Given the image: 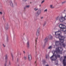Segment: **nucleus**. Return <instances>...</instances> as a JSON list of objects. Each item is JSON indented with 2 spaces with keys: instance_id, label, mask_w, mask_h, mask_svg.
Listing matches in <instances>:
<instances>
[{
  "instance_id": "obj_23",
  "label": "nucleus",
  "mask_w": 66,
  "mask_h": 66,
  "mask_svg": "<svg viewBox=\"0 0 66 66\" xmlns=\"http://www.w3.org/2000/svg\"><path fill=\"white\" fill-rule=\"evenodd\" d=\"M22 1H24V2H26L27 1V0H23Z\"/></svg>"
},
{
  "instance_id": "obj_19",
  "label": "nucleus",
  "mask_w": 66,
  "mask_h": 66,
  "mask_svg": "<svg viewBox=\"0 0 66 66\" xmlns=\"http://www.w3.org/2000/svg\"><path fill=\"white\" fill-rule=\"evenodd\" d=\"M47 11H48V10H47V9H46L44 10V12H47Z\"/></svg>"
},
{
  "instance_id": "obj_11",
  "label": "nucleus",
  "mask_w": 66,
  "mask_h": 66,
  "mask_svg": "<svg viewBox=\"0 0 66 66\" xmlns=\"http://www.w3.org/2000/svg\"><path fill=\"white\" fill-rule=\"evenodd\" d=\"M36 35L37 36H39L40 35V32L38 31L37 32Z\"/></svg>"
},
{
  "instance_id": "obj_32",
  "label": "nucleus",
  "mask_w": 66,
  "mask_h": 66,
  "mask_svg": "<svg viewBox=\"0 0 66 66\" xmlns=\"http://www.w3.org/2000/svg\"><path fill=\"white\" fill-rule=\"evenodd\" d=\"M39 6H40V7L41 6V5H40Z\"/></svg>"
},
{
  "instance_id": "obj_1",
  "label": "nucleus",
  "mask_w": 66,
  "mask_h": 66,
  "mask_svg": "<svg viewBox=\"0 0 66 66\" xmlns=\"http://www.w3.org/2000/svg\"><path fill=\"white\" fill-rule=\"evenodd\" d=\"M62 51L63 48L61 47H57L54 52L53 51V52H54V53H53V55L51 57V60L52 61H55L57 59V57H60V55H57V53L61 52Z\"/></svg>"
},
{
  "instance_id": "obj_30",
  "label": "nucleus",
  "mask_w": 66,
  "mask_h": 66,
  "mask_svg": "<svg viewBox=\"0 0 66 66\" xmlns=\"http://www.w3.org/2000/svg\"><path fill=\"white\" fill-rule=\"evenodd\" d=\"M45 66H49V65H46Z\"/></svg>"
},
{
  "instance_id": "obj_10",
  "label": "nucleus",
  "mask_w": 66,
  "mask_h": 66,
  "mask_svg": "<svg viewBox=\"0 0 66 66\" xmlns=\"http://www.w3.org/2000/svg\"><path fill=\"white\" fill-rule=\"evenodd\" d=\"M28 59L30 61L32 60V56H31V55H29L28 56Z\"/></svg>"
},
{
  "instance_id": "obj_14",
  "label": "nucleus",
  "mask_w": 66,
  "mask_h": 66,
  "mask_svg": "<svg viewBox=\"0 0 66 66\" xmlns=\"http://www.w3.org/2000/svg\"><path fill=\"white\" fill-rule=\"evenodd\" d=\"M30 5H26L24 9H25V8H27V9H28L30 7Z\"/></svg>"
},
{
  "instance_id": "obj_13",
  "label": "nucleus",
  "mask_w": 66,
  "mask_h": 66,
  "mask_svg": "<svg viewBox=\"0 0 66 66\" xmlns=\"http://www.w3.org/2000/svg\"><path fill=\"white\" fill-rule=\"evenodd\" d=\"M38 10V8L37 7H36L34 8V11H37Z\"/></svg>"
},
{
  "instance_id": "obj_18",
  "label": "nucleus",
  "mask_w": 66,
  "mask_h": 66,
  "mask_svg": "<svg viewBox=\"0 0 66 66\" xmlns=\"http://www.w3.org/2000/svg\"><path fill=\"white\" fill-rule=\"evenodd\" d=\"M50 8H53L54 7H53V5H50Z\"/></svg>"
},
{
  "instance_id": "obj_34",
  "label": "nucleus",
  "mask_w": 66,
  "mask_h": 66,
  "mask_svg": "<svg viewBox=\"0 0 66 66\" xmlns=\"http://www.w3.org/2000/svg\"><path fill=\"white\" fill-rule=\"evenodd\" d=\"M36 53H37V52H36Z\"/></svg>"
},
{
  "instance_id": "obj_8",
  "label": "nucleus",
  "mask_w": 66,
  "mask_h": 66,
  "mask_svg": "<svg viewBox=\"0 0 66 66\" xmlns=\"http://www.w3.org/2000/svg\"><path fill=\"white\" fill-rule=\"evenodd\" d=\"M61 32L62 31H61L60 30H58V31H57L55 32V35H60V33H61Z\"/></svg>"
},
{
  "instance_id": "obj_25",
  "label": "nucleus",
  "mask_w": 66,
  "mask_h": 66,
  "mask_svg": "<svg viewBox=\"0 0 66 66\" xmlns=\"http://www.w3.org/2000/svg\"><path fill=\"white\" fill-rule=\"evenodd\" d=\"M44 18L43 17H41V19H43V18Z\"/></svg>"
},
{
  "instance_id": "obj_7",
  "label": "nucleus",
  "mask_w": 66,
  "mask_h": 66,
  "mask_svg": "<svg viewBox=\"0 0 66 66\" xmlns=\"http://www.w3.org/2000/svg\"><path fill=\"white\" fill-rule=\"evenodd\" d=\"M52 38V36H50L46 38L44 40V42H46V41H47V39H51Z\"/></svg>"
},
{
  "instance_id": "obj_31",
  "label": "nucleus",
  "mask_w": 66,
  "mask_h": 66,
  "mask_svg": "<svg viewBox=\"0 0 66 66\" xmlns=\"http://www.w3.org/2000/svg\"><path fill=\"white\" fill-rule=\"evenodd\" d=\"M36 42H37V40H36Z\"/></svg>"
},
{
  "instance_id": "obj_15",
  "label": "nucleus",
  "mask_w": 66,
  "mask_h": 66,
  "mask_svg": "<svg viewBox=\"0 0 66 66\" xmlns=\"http://www.w3.org/2000/svg\"><path fill=\"white\" fill-rule=\"evenodd\" d=\"M27 47H30V45L29 44V41H28L27 42Z\"/></svg>"
},
{
  "instance_id": "obj_37",
  "label": "nucleus",
  "mask_w": 66,
  "mask_h": 66,
  "mask_svg": "<svg viewBox=\"0 0 66 66\" xmlns=\"http://www.w3.org/2000/svg\"><path fill=\"white\" fill-rule=\"evenodd\" d=\"M54 47H55V46H54Z\"/></svg>"
},
{
  "instance_id": "obj_4",
  "label": "nucleus",
  "mask_w": 66,
  "mask_h": 66,
  "mask_svg": "<svg viewBox=\"0 0 66 66\" xmlns=\"http://www.w3.org/2000/svg\"><path fill=\"white\" fill-rule=\"evenodd\" d=\"M63 43L60 42H60L56 41L55 42V45L56 46H60V45H61V44H62V45L63 46V47H65L66 45H65V44H63Z\"/></svg>"
},
{
  "instance_id": "obj_26",
  "label": "nucleus",
  "mask_w": 66,
  "mask_h": 66,
  "mask_svg": "<svg viewBox=\"0 0 66 66\" xmlns=\"http://www.w3.org/2000/svg\"><path fill=\"white\" fill-rule=\"evenodd\" d=\"M23 53H24V54L26 53V52H25V51H23Z\"/></svg>"
},
{
  "instance_id": "obj_35",
  "label": "nucleus",
  "mask_w": 66,
  "mask_h": 66,
  "mask_svg": "<svg viewBox=\"0 0 66 66\" xmlns=\"http://www.w3.org/2000/svg\"><path fill=\"white\" fill-rule=\"evenodd\" d=\"M35 63H36V61L35 62Z\"/></svg>"
},
{
  "instance_id": "obj_17",
  "label": "nucleus",
  "mask_w": 66,
  "mask_h": 66,
  "mask_svg": "<svg viewBox=\"0 0 66 66\" xmlns=\"http://www.w3.org/2000/svg\"><path fill=\"white\" fill-rule=\"evenodd\" d=\"M52 48V47L51 46H50L48 47V49H51Z\"/></svg>"
},
{
  "instance_id": "obj_33",
  "label": "nucleus",
  "mask_w": 66,
  "mask_h": 66,
  "mask_svg": "<svg viewBox=\"0 0 66 66\" xmlns=\"http://www.w3.org/2000/svg\"><path fill=\"white\" fill-rule=\"evenodd\" d=\"M23 40H24V38H23Z\"/></svg>"
},
{
  "instance_id": "obj_16",
  "label": "nucleus",
  "mask_w": 66,
  "mask_h": 66,
  "mask_svg": "<svg viewBox=\"0 0 66 66\" xmlns=\"http://www.w3.org/2000/svg\"><path fill=\"white\" fill-rule=\"evenodd\" d=\"M59 18H60L59 16H57L55 18L56 20H58L59 19Z\"/></svg>"
},
{
  "instance_id": "obj_38",
  "label": "nucleus",
  "mask_w": 66,
  "mask_h": 66,
  "mask_svg": "<svg viewBox=\"0 0 66 66\" xmlns=\"http://www.w3.org/2000/svg\"><path fill=\"white\" fill-rule=\"evenodd\" d=\"M22 0V1L23 0Z\"/></svg>"
},
{
  "instance_id": "obj_21",
  "label": "nucleus",
  "mask_w": 66,
  "mask_h": 66,
  "mask_svg": "<svg viewBox=\"0 0 66 66\" xmlns=\"http://www.w3.org/2000/svg\"><path fill=\"white\" fill-rule=\"evenodd\" d=\"M39 30H40V28H39L38 29L37 32H39Z\"/></svg>"
},
{
  "instance_id": "obj_29",
  "label": "nucleus",
  "mask_w": 66,
  "mask_h": 66,
  "mask_svg": "<svg viewBox=\"0 0 66 66\" xmlns=\"http://www.w3.org/2000/svg\"><path fill=\"white\" fill-rule=\"evenodd\" d=\"M2 14V13L1 12H0V14H1H1Z\"/></svg>"
},
{
  "instance_id": "obj_5",
  "label": "nucleus",
  "mask_w": 66,
  "mask_h": 66,
  "mask_svg": "<svg viewBox=\"0 0 66 66\" xmlns=\"http://www.w3.org/2000/svg\"><path fill=\"white\" fill-rule=\"evenodd\" d=\"M66 15H65L64 16V17H60L59 18V21L60 22H63V21H64L65 20H66Z\"/></svg>"
},
{
  "instance_id": "obj_12",
  "label": "nucleus",
  "mask_w": 66,
  "mask_h": 66,
  "mask_svg": "<svg viewBox=\"0 0 66 66\" xmlns=\"http://www.w3.org/2000/svg\"><path fill=\"white\" fill-rule=\"evenodd\" d=\"M10 5L12 7H13L14 6V5L12 3V2H10Z\"/></svg>"
},
{
  "instance_id": "obj_24",
  "label": "nucleus",
  "mask_w": 66,
  "mask_h": 66,
  "mask_svg": "<svg viewBox=\"0 0 66 66\" xmlns=\"http://www.w3.org/2000/svg\"><path fill=\"white\" fill-rule=\"evenodd\" d=\"M3 46L4 47H5V45L4 44H3Z\"/></svg>"
},
{
  "instance_id": "obj_3",
  "label": "nucleus",
  "mask_w": 66,
  "mask_h": 66,
  "mask_svg": "<svg viewBox=\"0 0 66 66\" xmlns=\"http://www.w3.org/2000/svg\"><path fill=\"white\" fill-rule=\"evenodd\" d=\"M60 35H55V37L57 38H59V41L62 43H63L65 39V37L64 36Z\"/></svg>"
},
{
  "instance_id": "obj_20",
  "label": "nucleus",
  "mask_w": 66,
  "mask_h": 66,
  "mask_svg": "<svg viewBox=\"0 0 66 66\" xmlns=\"http://www.w3.org/2000/svg\"><path fill=\"white\" fill-rule=\"evenodd\" d=\"M45 0H44L42 1V2H41V4H43V3H44L45 2Z\"/></svg>"
},
{
  "instance_id": "obj_9",
  "label": "nucleus",
  "mask_w": 66,
  "mask_h": 66,
  "mask_svg": "<svg viewBox=\"0 0 66 66\" xmlns=\"http://www.w3.org/2000/svg\"><path fill=\"white\" fill-rule=\"evenodd\" d=\"M41 13V12L40 10H38L36 13L35 15L36 16H37L40 14Z\"/></svg>"
},
{
  "instance_id": "obj_22",
  "label": "nucleus",
  "mask_w": 66,
  "mask_h": 66,
  "mask_svg": "<svg viewBox=\"0 0 66 66\" xmlns=\"http://www.w3.org/2000/svg\"><path fill=\"white\" fill-rule=\"evenodd\" d=\"M5 28L6 30H7V29H9V27L8 26L6 27H5Z\"/></svg>"
},
{
  "instance_id": "obj_27",
  "label": "nucleus",
  "mask_w": 66,
  "mask_h": 66,
  "mask_svg": "<svg viewBox=\"0 0 66 66\" xmlns=\"http://www.w3.org/2000/svg\"><path fill=\"white\" fill-rule=\"evenodd\" d=\"M5 57H6V59H7L8 57L7 56H6Z\"/></svg>"
},
{
  "instance_id": "obj_2",
  "label": "nucleus",
  "mask_w": 66,
  "mask_h": 66,
  "mask_svg": "<svg viewBox=\"0 0 66 66\" xmlns=\"http://www.w3.org/2000/svg\"><path fill=\"white\" fill-rule=\"evenodd\" d=\"M59 27L60 28V30L61 32H65L66 31V26L65 25L61 24L59 25Z\"/></svg>"
},
{
  "instance_id": "obj_36",
  "label": "nucleus",
  "mask_w": 66,
  "mask_h": 66,
  "mask_svg": "<svg viewBox=\"0 0 66 66\" xmlns=\"http://www.w3.org/2000/svg\"><path fill=\"white\" fill-rule=\"evenodd\" d=\"M46 58H47V57H46Z\"/></svg>"
},
{
  "instance_id": "obj_28",
  "label": "nucleus",
  "mask_w": 66,
  "mask_h": 66,
  "mask_svg": "<svg viewBox=\"0 0 66 66\" xmlns=\"http://www.w3.org/2000/svg\"><path fill=\"white\" fill-rule=\"evenodd\" d=\"M65 2H63L62 3V4H64V3H65Z\"/></svg>"
},
{
  "instance_id": "obj_6",
  "label": "nucleus",
  "mask_w": 66,
  "mask_h": 66,
  "mask_svg": "<svg viewBox=\"0 0 66 66\" xmlns=\"http://www.w3.org/2000/svg\"><path fill=\"white\" fill-rule=\"evenodd\" d=\"M64 59L63 60V64L64 66H66V60L65 59H66V56H64Z\"/></svg>"
}]
</instances>
